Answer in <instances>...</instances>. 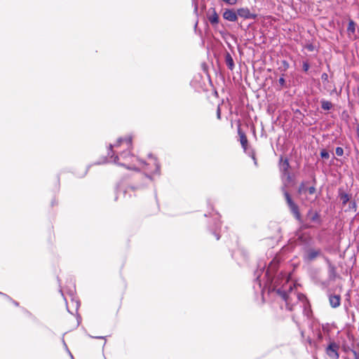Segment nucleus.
I'll list each match as a JSON object with an SVG mask.
<instances>
[{"label":"nucleus","mask_w":359,"mask_h":359,"mask_svg":"<svg viewBox=\"0 0 359 359\" xmlns=\"http://www.w3.org/2000/svg\"><path fill=\"white\" fill-rule=\"evenodd\" d=\"M279 264V261L277 259H273L268 266L266 271L265 276L266 281L265 285H268L270 289L276 290L283 300L285 302L288 310L292 311V306L298 302H301L303 306H306L307 303L306 297L301 293H297L292 291V285H289V292H286L287 290L285 284L287 283L288 278L285 274L280 273L278 276L273 277L275 271L277 270Z\"/></svg>","instance_id":"nucleus-1"},{"label":"nucleus","mask_w":359,"mask_h":359,"mask_svg":"<svg viewBox=\"0 0 359 359\" xmlns=\"http://www.w3.org/2000/svg\"><path fill=\"white\" fill-rule=\"evenodd\" d=\"M124 146L126 150H129L132 146V137H128L125 139L119 138L116 144H110L109 147V155L111 153L114 155L113 148H118L120 146ZM113 156H111L112 157ZM113 162L118 165H123L128 169L137 170L140 168H144V166L152 165V168H145V170L151 174H157L159 172L160 166L155 157L151 155L149 156V163H146L142 161L139 160L137 157L130 155V151H123L118 153V155L114 156Z\"/></svg>","instance_id":"nucleus-2"},{"label":"nucleus","mask_w":359,"mask_h":359,"mask_svg":"<svg viewBox=\"0 0 359 359\" xmlns=\"http://www.w3.org/2000/svg\"><path fill=\"white\" fill-rule=\"evenodd\" d=\"M284 196L287 202V205L290 208V211L292 212L295 218L300 221L301 220V215L299 210V208L297 205L292 201L289 193L284 190Z\"/></svg>","instance_id":"nucleus-3"},{"label":"nucleus","mask_w":359,"mask_h":359,"mask_svg":"<svg viewBox=\"0 0 359 359\" xmlns=\"http://www.w3.org/2000/svg\"><path fill=\"white\" fill-rule=\"evenodd\" d=\"M339 346L334 341L330 342L328 346L326 348V353L331 359H339Z\"/></svg>","instance_id":"nucleus-4"},{"label":"nucleus","mask_w":359,"mask_h":359,"mask_svg":"<svg viewBox=\"0 0 359 359\" xmlns=\"http://www.w3.org/2000/svg\"><path fill=\"white\" fill-rule=\"evenodd\" d=\"M290 163L287 158L283 159L282 157L280 160V170L284 177H286L288 180H290V175L289 173Z\"/></svg>","instance_id":"nucleus-5"},{"label":"nucleus","mask_w":359,"mask_h":359,"mask_svg":"<svg viewBox=\"0 0 359 359\" xmlns=\"http://www.w3.org/2000/svg\"><path fill=\"white\" fill-rule=\"evenodd\" d=\"M306 218L311 222H313V223H316V224L320 223V215L317 212L313 211L312 209H311L308 211L307 215H306Z\"/></svg>","instance_id":"nucleus-6"},{"label":"nucleus","mask_w":359,"mask_h":359,"mask_svg":"<svg viewBox=\"0 0 359 359\" xmlns=\"http://www.w3.org/2000/svg\"><path fill=\"white\" fill-rule=\"evenodd\" d=\"M237 16V13L234 11L230 9L226 10L223 13L224 18L231 22L236 21L238 18Z\"/></svg>","instance_id":"nucleus-7"},{"label":"nucleus","mask_w":359,"mask_h":359,"mask_svg":"<svg viewBox=\"0 0 359 359\" xmlns=\"http://www.w3.org/2000/svg\"><path fill=\"white\" fill-rule=\"evenodd\" d=\"M237 15L245 19H253L255 15H252L248 8H240L237 11Z\"/></svg>","instance_id":"nucleus-8"},{"label":"nucleus","mask_w":359,"mask_h":359,"mask_svg":"<svg viewBox=\"0 0 359 359\" xmlns=\"http://www.w3.org/2000/svg\"><path fill=\"white\" fill-rule=\"evenodd\" d=\"M330 304L332 308H337L341 304V297L338 294H331L329 297Z\"/></svg>","instance_id":"nucleus-9"},{"label":"nucleus","mask_w":359,"mask_h":359,"mask_svg":"<svg viewBox=\"0 0 359 359\" xmlns=\"http://www.w3.org/2000/svg\"><path fill=\"white\" fill-rule=\"evenodd\" d=\"M320 255V250H309L305 256V259L307 261H313Z\"/></svg>","instance_id":"nucleus-10"},{"label":"nucleus","mask_w":359,"mask_h":359,"mask_svg":"<svg viewBox=\"0 0 359 359\" xmlns=\"http://www.w3.org/2000/svg\"><path fill=\"white\" fill-rule=\"evenodd\" d=\"M208 18L212 25H216L219 22V16L215 9L208 11Z\"/></svg>","instance_id":"nucleus-11"},{"label":"nucleus","mask_w":359,"mask_h":359,"mask_svg":"<svg viewBox=\"0 0 359 359\" xmlns=\"http://www.w3.org/2000/svg\"><path fill=\"white\" fill-rule=\"evenodd\" d=\"M355 23L353 20H350L347 27V33L350 38L355 34Z\"/></svg>","instance_id":"nucleus-12"},{"label":"nucleus","mask_w":359,"mask_h":359,"mask_svg":"<svg viewBox=\"0 0 359 359\" xmlns=\"http://www.w3.org/2000/svg\"><path fill=\"white\" fill-rule=\"evenodd\" d=\"M238 133L240 135L241 144L243 148L245 150L247 144H248L247 137H246L245 135L243 133H242L240 130H238Z\"/></svg>","instance_id":"nucleus-13"},{"label":"nucleus","mask_w":359,"mask_h":359,"mask_svg":"<svg viewBox=\"0 0 359 359\" xmlns=\"http://www.w3.org/2000/svg\"><path fill=\"white\" fill-rule=\"evenodd\" d=\"M260 269L259 270H257L256 272H255V276H257L256 278V282L259 286V287H262V281L261 280L259 279L260 278V276L261 274L262 273L263 271H264V266H260Z\"/></svg>","instance_id":"nucleus-14"},{"label":"nucleus","mask_w":359,"mask_h":359,"mask_svg":"<svg viewBox=\"0 0 359 359\" xmlns=\"http://www.w3.org/2000/svg\"><path fill=\"white\" fill-rule=\"evenodd\" d=\"M320 103H321V107L324 110H330L332 107V104L330 101H327L325 100H322L320 101Z\"/></svg>","instance_id":"nucleus-15"},{"label":"nucleus","mask_w":359,"mask_h":359,"mask_svg":"<svg viewBox=\"0 0 359 359\" xmlns=\"http://www.w3.org/2000/svg\"><path fill=\"white\" fill-rule=\"evenodd\" d=\"M339 197L343 205H345L350 200L349 195L346 193H341Z\"/></svg>","instance_id":"nucleus-16"},{"label":"nucleus","mask_w":359,"mask_h":359,"mask_svg":"<svg viewBox=\"0 0 359 359\" xmlns=\"http://www.w3.org/2000/svg\"><path fill=\"white\" fill-rule=\"evenodd\" d=\"M226 62L230 69H232L234 67V63L232 57L230 55H227L226 57Z\"/></svg>","instance_id":"nucleus-17"},{"label":"nucleus","mask_w":359,"mask_h":359,"mask_svg":"<svg viewBox=\"0 0 359 359\" xmlns=\"http://www.w3.org/2000/svg\"><path fill=\"white\" fill-rule=\"evenodd\" d=\"M335 152L338 156H341L344 154V149L341 147H338L336 148Z\"/></svg>","instance_id":"nucleus-18"},{"label":"nucleus","mask_w":359,"mask_h":359,"mask_svg":"<svg viewBox=\"0 0 359 359\" xmlns=\"http://www.w3.org/2000/svg\"><path fill=\"white\" fill-rule=\"evenodd\" d=\"M320 156L323 158H326V159L329 158V157H330L329 153L325 150L321 151Z\"/></svg>","instance_id":"nucleus-19"},{"label":"nucleus","mask_w":359,"mask_h":359,"mask_svg":"<svg viewBox=\"0 0 359 359\" xmlns=\"http://www.w3.org/2000/svg\"><path fill=\"white\" fill-rule=\"evenodd\" d=\"M349 209L353 210L354 211L356 210V203L354 201L350 202Z\"/></svg>","instance_id":"nucleus-20"},{"label":"nucleus","mask_w":359,"mask_h":359,"mask_svg":"<svg viewBox=\"0 0 359 359\" xmlns=\"http://www.w3.org/2000/svg\"><path fill=\"white\" fill-rule=\"evenodd\" d=\"M302 67L304 72H307L309 69V64L307 62H304Z\"/></svg>","instance_id":"nucleus-21"},{"label":"nucleus","mask_w":359,"mask_h":359,"mask_svg":"<svg viewBox=\"0 0 359 359\" xmlns=\"http://www.w3.org/2000/svg\"><path fill=\"white\" fill-rule=\"evenodd\" d=\"M222 1L228 4H230V5H234L237 2V0H222Z\"/></svg>","instance_id":"nucleus-22"},{"label":"nucleus","mask_w":359,"mask_h":359,"mask_svg":"<svg viewBox=\"0 0 359 359\" xmlns=\"http://www.w3.org/2000/svg\"><path fill=\"white\" fill-rule=\"evenodd\" d=\"M309 194H313L316 192V189L314 187H311L307 189Z\"/></svg>","instance_id":"nucleus-23"},{"label":"nucleus","mask_w":359,"mask_h":359,"mask_svg":"<svg viewBox=\"0 0 359 359\" xmlns=\"http://www.w3.org/2000/svg\"><path fill=\"white\" fill-rule=\"evenodd\" d=\"M321 79L323 81H327L328 80V75L326 73H323L321 75Z\"/></svg>","instance_id":"nucleus-24"},{"label":"nucleus","mask_w":359,"mask_h":359,"mask_svg":"<svg viewBox=\"0 0 359 359\" xmlns=\"http://www.w3.org/2000/svg\"><path fill=\"white\" fill-rule=\"evenodd\" d=\"M217 117L218 119L221 118V109H220V107L219 106L217 107Z\"/></svg>","instance_id":"nucleus-25"},{"label":"nucleus","mask_w":359,"mask_h":359,"mask_svg":"<svg viewBox=\"0 0 359 359\" xmlns=\"http://www.w3.org/2000/svg\"><path fill=\"white\" fill-rule=\"evenodd\" d=\"M278 82L281 86H283L285 83V79L283 77H280L278 80Z\"/></svg>","instance_id":"nucleus-26"},{"label":"nucleus","mask_w":359,"mask_h":359,"mask_svg":"<svg viewBox=\"0 0 359 359\" xmlns=\"http://www.w3.org/2000/svg\"><path fill=\"white\" fill-rule=\"evenodd\" d=\"M305 191V187H304V184H302L299 189V194H303L304 193Z\"/></svg>","instance_id":"nucleus-27"},{"label":"nucleus","mask_w":359,"mask_h":359,"mask_svg":"<svg viewBox=\"0 0 359 359\" xmlns=\"http://www.w3.org/2000/svg\"><path fill=\"white\" fill-rule=\"evenodd\" d=\"M353 353L355 355V359H359V353L355 351H354Z\"/></svg>","instance_id":"nucleus-28"},{"label":"nucleus","mask_w":359,"mask_h":359,"mask_svg":"<svg viewBox=\"0 0 359 359\" xmlns=\"http://www.w3.org/2000/svg\"><path fill=\"white\" fill-rule=\"evenodd\" d=\"M356 133H357L358 137L359 138V126H358L356 128Z\"/></svg>","instance_id":"nucleus-29"}]
</instances>
